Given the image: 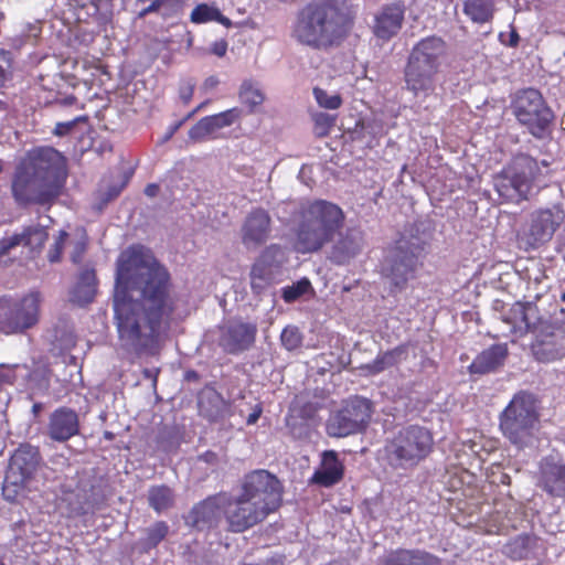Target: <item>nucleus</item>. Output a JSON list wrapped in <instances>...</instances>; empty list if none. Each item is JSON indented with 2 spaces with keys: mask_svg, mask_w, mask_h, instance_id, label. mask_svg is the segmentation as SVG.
Here are the masks:
<instances>
[{
  "mask_svg": "<svg viewBox=\"0 0 565 565\" xmlns=\"http://www.w3.org/2000/svg\"><path fill=\"white\" fill-rule=\"evenodd\" d=\"M168 270L141 247L117 259L114 321L122 350L137 355L159 353L174 309Z\"/></svg>",
  "mask_w": 565,
  "mask_h": 565,
  "instance_id": "f257e3e1",
  "label": "nucleus"
},
{
  "mask_svg": "<svg viewBox=\"0 0 565 565\" xmlns=\"http://www.w3.org/2000/svg\"><path fill=\"white\" fill-rule=\"evenodd\" d=\"M65 179V158L54 148H39L17 168L12 194L19 204H46L58 196Z\"/></svg>",
  "mask_w": 565,
  "mask_h": 565,
  "instance_id": "f03ea898",
  "label": "nucleus"
},
{
  "mask_svg": "<svg viewBox=\"0 0 565 565\" xmlns=\"http://www.w3.org/2000/svg\"><path fill=\"white\" fill-rule=\"evenodd\" d=\"M281 501L279 480L266 470L247 475L238 494L223 507L228 529L239 533L264 521Z\"/></svg>",
  "mask_w": 565,
  "mask_h": 565,
  "instance_id": "7ed1b4c3",
  "label": "nucleus"
},
{
  "mask_svg": "<svg viewBox=\"0 0 565 565\" xmlns=\"http://www.w3.org/2000/svg\"><path fill=\"white\" fill-rule=\"evenodd\" d=\"M342 209L329 201L316 200L303 206L297 222L296 249L299 253H316L331 243L344 226Z\"/></svg>",
  "mask_w": 565,
  "mask_h": 565,
  "instance_id": "20e7f679",
  "label": "nucleus"
},
{
  "mask_svg": "<svg viewBox=\"0 0 565 565\" xmlns=\"http://www.w3.org/2000/svg\"><path fill=\"white\" fill-rule=\"evenodd\" d=\"M345 14L329 0L306 6L298 14L292 35L302 44L321 47L332 45L348 29Z\"/></svg>",
  "mask_w": 565,
  "mask_h": 565,
  "instance_id": "39448f33",
  "label": "nucleus"
},
{
  "mask_svg": "<svg viewBox=\"0 0 565 565\" xmlns=\"http://www.w3.org/2000/svg\"><path fill=\"white\" fill-rule=\"evenodd\" d=\"M445 53L446 43L438 36L425 38L413 47L404 76L407 89L416 97L426 98L434 93Z\"/></svg>",
  "mask_w": 565,
  "mask_h": 565,
  "instance_id": "423d86ee",
  "label": "nucleus"
},
{
  "mask_svg": "<svg viewBox=\"0 0 565 565\" xmlns=\"http://www.w3.org/2000/svg\"><path fill=\"white\" fill-rule=\"evenodd\" d=\"M539 424L536 399L525 392L515 394L500 415L502 434L518 448L533 444Z\"/></svg>",
  "mask_w": 565,
  "mask_h": 565,
  "instance_id": "0eeeda50",
  "label": "nucleus"
},
{
  "mask_svg": "<svg viewBox=\"0 0 565 565\" xmlns=\"http://www.w3.org/2000/svg\"><path fill=\"white\" fill-rule=\"evenodd\" d=\"M433 445V435L427 428L412 425L401 429L386 441L385 459L394 469L408 470L430 454Z\"/></svg>",
  "mask_w": 565,
  "mask_h": 565,
  "instance_id": "6e6552de",
  "label": "nucleus"
},
{
  "mask_svg": "<svg viewBox=\"0 0 565 565\" xmlns=\"http://www.w3.org/2000/svg\"><path fill=\"white\" fill-rule=\"evenodd\" d=\"M539 173L540 169L535 159L520 156L494 177L493 185L503 200L519 202L526 198L532 181Z\"/></svg>",
  "mask_w": 565,
  "mask_h": 565,
  "instance_id": "1a4fd4ad",
  "label": "nucleus"
},
{
  "mask_svg": "<svg viewBox=\"0 0 565 565\" xmlns=\"http://www.w3.org/2000/svg\"><path fill=\"white\" fill-rule=\"evenodd\" d=\"M512 109L519 122L525 126L534 137H545L554 116L539 90L527 88L519 92Z\"/></svg>",
  "mask_w": 565,
  "mask_h": 565,
  "instance_id": "9d476101",
  "label": "nucleus"
},
{
  "mask_svg": "<svg viewBox=\"0 0 565 565\" xmlns=\"http://www.w3.org/2000/svg\"><path fill=\"white\" fill-rule=\"evenodd\" d=\"M36 447L21 445L12 455L3 481L2 492L7 500L14 501L25 489L40 466Z\"/></svg>",
  "mask_w": 565,
  "mask_h": 565,
  "instance_id": "9b49d317",
  "label": "nucleus"
},
{
  "mask_svg": "<svg viewBox=\"0 0 565 565\" xmlns=\"http://www.w3.org/2000/svg\"><path fill=\"white\" fill-rule=\"evenodd\" d=\"M564 221L565 211L558 205L535 210L523 225L519 234V242L526 249L539 248L553 238Z\"/></svg>",
  "mask_w": 565,
  "mask_h": 565,
  "instance_id": "f8f14e48",
  "label": "nucleus"
},
{
  "mask_svg": "<svg viewBox=\"0 0 565 565\" xmlns=\"http://www.w3.org/2000/svg\"><path fill=\"white\" fill-rule=\"evenodd\" d=\"M419 248L405 239H401L391 248L382 264V275L392 288L401 290L413 277L417 265Z\"/></svg>",
  "mask_w": 565,
  "mask_h": 565,
  "instance_id": "ddd939ff",
  "label": "nucleus"
},
{
  "mask_svg": "<svg viewBox=\"0 0 565 565\" xmlns=\"http://www.w3.org/2000/svg\"><path fill=\"white\" fill-rule=\"evenodd\" d=\"M40 295L32 292L20 301L0 299V330L4 333L22 332L38 322Z\"/></svg>",
  "mask_w": 565,
  "mask_h": 565,
  "instance_id": "4468645a",
  "label": "nucleus"
},
{
  "mask_svg": "<svg viewBox=\"0 0 565 565\" xmlns=\"http://www.w3.org/2000/svg\"><path fill=\"white\" fill-rule=\"evenodd\" d=\"M371 414V403L367 399L350 398L341 409L330 416L327 433L332 437H347L360 433L369 424Z\"/></svg>",
  "mask_w": 565,
  "mask_h": 565,
  "instance_id": "2eb2a0df",
  "label": "nucleus"
},
{
  "mask_svg": "<svg viewBox=\"0 0 565 565\" xmlns=\"http://www.w3.org/2000/svg\"><path fill=\"white\" fill-rule=\"evenodd\" d=\"M257 327L254 323L231 321L222 328L220 345L231 354L248 350L255 342Z\"/></svg>",
  "mask_w": 565,
  "mask_h": 565,
  "instance_id": "dca6fc26",
  "label": "nucleus"
},
{
  "mask_svg": "<svg viewBox=\"0 0 565 565\" xmlns=\"http://www.w3.org/2000/svg\"><path fill=\"white\" fill-rule=\"evenodd\" d=\"M271 232V220L267 211L253 210L242 225V242L248 249H256L265 244Z\"/></svg>",
  "mask_w": 565,
  "mask_h": 565,
  "instance_id": "f3484780",
  "label": "nucleus"
},
{
  "mask_svg": "<svg viewBox=\"0 0 565 565\" xmlns=\"http://www.w3.org/2000/svg\"><path fill=\"white\" fill-rule=\"evenodd\" d=\"M514 321L512 331L515 333H525L532 331L537 334L546 333L553 335L554 324L545 317L539 315V309L533 303H516L513 307Z\"/></svg>",
  "mask_w": 565,
  "mask_h": 565,
  "instance_id": "a211bd4d",
  "label": "nucleus"
},
{
  "mask_svg": "<svg viewBox=\"0 0 565 565\" xmlns=\"http://www.w3.org/2000/svg\"><path fill=\"white\" fill-rule=\"evenodd\" d=\"M330 259L338 264L344 265L356 257L364 247L363 232L358 227H349L344 233L342 230L331 242Z\"/></svg>",
  "mask_w": 565,
  "mask_h": 565,
  "instance_id": "6ab92c4d",
  "label": "nucleus"
},
{
  "mask_svg": "<svg viewBox=\"0 0 565 565\" xmlns=\"http://www.w3.org/2000/svg\"><path fill=\"white\" fill-rule=\"evenodd\" d=\"M79 431L78 415L67 407L55 409L49 418L46 433L52 440L66 441Z\"/></svg>",
  "mask_w": 565,
  "mask_h": 565,
  "instance_id": "aec40b11",
  "label": "nucleus"
},
{
  "mask_svg": "<svg viewBox=\"0 0 565 565\" xmlns=\"http://www.w3.org/2000/svg\"><path fill=\"white\" fill-rule=\"evenodd\" d=\"M87 241V234L82 227L75 228L72 233L61 231L49 250V260L51 263L58 262L61 259L63 248L68 245L71 247L72 262L75 264L79 263L86 250Z\"/></svg>",
  "mask_w": 565,
  "mask_h": 565,
  "instance_id": "412c9836",
  "label": "nucleus"
},
{
  "mask_svg": "<svg viewBox=\"0 0 565 565\" xmlns=\"http://www.w3.org/2000/svg\"><path fill=\"white\" fill-rule=\"evenodd\" d=\"M541 487L552 495L565 494V463L556 458L548 457L540 466Z\"/></svg>",
  "mask_w": 565,
  "mask_h": 565,
  "instance_id": "4be33fe9",
  "label": "nucleus"
},
{
  "mask_svg": "<svg viewBox=\"0 0 565 565\" xmlns=\"http://www.w3.org/2000/svg\"><path fill=\"white\" fill-rule=\"evenodd\" d=\"M404 21V8L399 4L385 6L376 15L373 25L374 34L388 40L396 35Z\"/></svg>",
  "mask_w": 565,
  "mask_h": 565,
  "instance_id": "5701e85b",
  "label": "nucleus"
},
{
  "mask_svg": "<svg viewBox=\"0 0 565 565\" xmlns=\"http://www.w3.org/2000/svg\"><path fill=\"white\" fill-rule=\"evenodd\" d=\"M221 498H210L195 505L186 518V523L198 530H205L217 524L221 518Z\"/></svg>",
  "mask_w": 565,
  "mask_h": 565,
  "instance_id": "b1692460",
  "label": "nucleus"
},
{
  "mask_svg": "<svg viewBox=\"0 0 565 565\" xmlns=\"http://www.w3.org/2000/svg\"><path fill=\"white\" fill-rule=\"evenodd\" d=\"M343 470L337 452L327 450L322 454L321 466L315 471L312 481L323 487H331L342 479Z\"/></svg>",
  "mask_w": 565,
  "mask_h": 565,
  "instance_id": "393cba45",
  "label": "nucleus"
},
{
  "mask_svg": "<svg viewBox=\"0 0 565 565\" xmlns=\"http://www.w3.org/2000/svg\"><path fill=\"white\" fill-rule=\"evenodd\" d=\"M382 565H441L440 559L423 550L398 548L390 552Z\"/></svg>",
  "mask_w": 565,
  "mask_h": 565,
  "instance_id": "a878e982",
  "label": "nucleus"
},
{
  "mask_svg": "<svg viewBox=\"0 0 565 565\" xmlns=\"http://www.w3.org/2000/svg\"><path fill=\"white\" fill-rule=\"evenodd\" d=\"M508 355L505 344H494L476 356L469 366L470 373L486 374L501 366Z\"/></svg>",
  "mask_w": 565,
  "mask_h": 565,
  "instance_id": "bb28decb",
  "label": "nucleus"
},
{
  "mask_svg": "<svg viewBox=\"0 0 565 565\" xmlns=\"http://www.w3.org/2000/svg\"><path fill=\"white\" fill-rule=\"evenodd\" d=\"M97 290L96 274L93 268H84L70 292V300L79 306L93 301Z\"/></svg>",
  "mask_w": 565,
  "mask_h": 565,
  "instance_id": "cd10ccee",
  "label": "nucleus"
},
{
  "mask_svg": "<svg viewBox=\"0 0 565 565\" xmlns=\"http://www.w3.org/2000/svg\"><path fill=\"white\" fill-rule=\"evenodd\" d=\"M281 254V248L277 245H270L267 247L256 264L253 266L250 271L252 287L259 291L262 290L269 280V266L268 258L276 257Z\"/></svg>",
  "mask_w": 565,
  "mask_h": 565,
  "instance_id": "c85d7f7f",
  "label": "nucleus"
},
{
  "mask_svg": "<svg viewBox=\"0 0 565 565\" xmlns=\"http://www.w3.org/2000/svg\"><path fill=\"white\" fill-rule=\"evenodd\" d=\"M14 235L18 237L19 246L29 247L32 252L40 250L47 238L45 227L39 224L26 226L22 232L14 233Z\"/></svg>",
  "mask_w": 565,
  "mask_h": 565,
  "instance_id": "c756f323",
  "label": "nucleus"
},
{
  "mask_svg": "<svg viewBox=\"0 0 565 565\" xmlns=\"http://www.w3.org/2000/svg\"><path fill=\"white\" fill-rule=\"evenodd\" d=\"M494 10L493 0H466L463 6L465 13L476 23H486Z\"/></svg>",
  "mask_w": 565,
  "mask_h": 565,
  "instance_id": "7c9ffc66",
  "label": "nucleus"
},
{
  "mask_svg": "<svg viewBox=\"0 0 565 565\" xmlns=\"http://www.w3.org/2000/svg\"><path fill=\"white\" fill-rule=\"evenodd\" d=\"M191 21L193 23H206L210 21H217L224 26H231L232 22L228 18L224 17L221 11L209 4H199L191 12Z\"/></svg>",
  "mask_w": 565,
  "mask_h": 565,
  "instance_id": "2f4dec72",
  "label": "nucleus"
},
{
  "mask_svg": "<svg viewBox=\"0 0 565 565\" xmlns=\"http://www.w3.org/2000/svg\"><path fill=\"white\" fill-rule=\"evenodd\" d=\"M150 507L158 513L169 509L173 503L172 491L166 486L152 487L148 493Z\"/></svg>",
  "mask_w": 565,
  "mask_h": 565,
  "instance_id": "473e14b6",
  "label": "nucleus"
},
{
  "mask_svg": "<svg viewBox=\"0 0 565 565\" xmlns=\"http://www.w3.org/2000/svg\"><path fill=\"white\" fill-rule=\"evenodd\" d=\"M241 102L248 106L250 110L263 104L265 96L258 84L252 81L243 82L239 89Z\"/></svg>",
  "mask_w": 565,
  "mask_h": 565,
  "instance_id": "72a5a7b5",
  "label": "nucleus"
},
{
  "mask_svg": "<svg viewBox=\"0 0 565 565\" xmlns=\"http://www.w3.org/2000/svg\"><path fill=\"white\" fill-rule=\"evenodd\" d=\"M217 131L213 127V124L209 116L200 119L190 130L189 139L193 142H203L210 139H215Z\"/></svg>",
  "mask_w": 565,
  "mask_h": 565,
  "instance_id": "f704fd0d",
  "label": "nucleus"
},
{
  "mask_svg": "<svg viewBox=\"0 0 565 565\" xmlns=\"http://www.w3.org/2000/svg\"><path fill=\"white\" fill-rule=\"evenodd\" d=\"M533 353L537 361L552 362L561 358V350L553 341L537 340L533 344Z\"/></svg>",
  "mask_w": 565,
  "mask_h": 565,
  "instance_id": "c9c22d12",
  "label": "nucleus"
},
{
  "mask_svg": "<svg viewBox=\"0 0 565 565\" xmlns=\"http://www.w3.org/2000/svg\"><path fill=\"white\" fill-rule=\"evenodd\" d=\"M207 402L212 404V408H207L205 401L202 398L200 401L201 413L212 420L221 417L226 408L224 399L217 393L213 392L209 394Z\"/></svg>",
  "mask_w": 565,
  "mask_h": 565,
  "instance_id": "e433bc0d",
  "label": "nucleus"
},
{
  "mask_svg": "<svg viewBox=\"0 0 565 565\" xmlns=\"http://www.w3.org/2000/svg\"><path fill=\"white\" fill-rule=\"evenodd\" d=\"M241 116L242 110L237 107H234L220 114L209 116V118L211 119L215 130L218 132L221 129L234 125L236 121L239 120Z\"/></svg>",
  "mask_w": 565,
  "mask_h": 565,
  "instance_id": "4c0bfd02",
  "label": "nucleus"
},
{
  "mask_svg": "<svg viewBox=\"0 0 565 565\" xmlns=\"http://www.w3.org/2000/svg\"><path fill=\"white\" fill-rule=\"evenodd\" d=\"M313 96L318 105L326 109H338L342 105V98L337 93H329L322 88H313Z\"/></svg>",
  "mask_w": 565,
  "mask_h": 565,
  "instance_id": "58836bf2",
  "label": "nucleus"
},
{
  "mask_svg": "<svg viewBox=\"0 0 565 565\" xmlns=\"http://www.w3.org/2000/svg\"><path fill=\"white\" fill-rule=\"evenodd\" d=\"M169 526L166 522L159 521L147 530L145 547H156L168 534Z\"/></svg>",
  "mask_w": 565,
  "mask_h": 565,
  "instance_id": "ea45409f",
  "label": "nucleus"
},
{
  "mask_svg": "<svg viewBox=\"0 0 565 565\" xmlns=\"http://www.w3.org/2000/svg\"><path fill=\"white\" fill-rule=\"evenodd\" d=\"M402 355V351L393 350L379 355L369 366L373 373H380L385 369L396 364Z\"/></svg>",
  "mask_w": 565,
  "mask_h": 565,
  "instance_id": "a19ab883",
  "label": "nucleus"
},
{
  "mask_svg": "<svg viewBox=\"0 0 565 565\" xmlns=\"http://www.w3.org/2000/svg\"><path fill=\"white\" fill-rule=\"evenodd\" d=\"M311 289L308 279H301L291 286L282 288V298L286 302H294Z\"/></svg>",
  "mask_w": 565,
  "mask_h": 565,
  "instance_id": "79ce46f5",
  "label": "nucleus"
},
{
  "mask_svg": "<svg viewBox=\"0 0 565 565\" xmlns=\"http://www.w3.org/2000/svg\"><path fill=\"white\" fill-rule=\"evenodd\" d=\"M281 344L288 351L295 350L300 347L302 337L296 327H286L280 335Z\"/></svg>",
  "mask_w": 565,
  "mask_h": 565,
  "instance_id": "37998d69",
  "label": "nucleus"
},
{
  "mask_svg": "<svg viewBox=\"0 0 565 565\" xmlns=\"http://www.w3.org/2000/svg\"><path fill=\"white\" fill-rule=\"evenodd\" d=\"M315 130L318 136H326L334 125L335 117L327 113H317L313 115Z\"/></svg>",
  "mask_w": 565,
  "mask_h": 565,
  "instance_id": "c03bdc74",
  "label": "nucleus"
},
{
  "mask_svg": "<svg viewBox=\"0 0 565 565\" xmlns=\"http://www.w3.org/2000/svg\"><path fill=\"white\" fill-rule=\"evenodd\" d=\"M18 237L14 234L0 239V265L7 266L10 263L12 249L18 247Z\"/></svg>",
  "mask_w": 565,
  "mask_h": 565,
  "instance_id": "a18cd8bd",
  "label": "nucleus"
},
{
  "mask_svg": "<svg viewBox=\"0 0 565 565\" xmlns=\"http://www.w3.org/2000/svg\"><path fill=\"white\" fill-rule=\"evenodd\" d=\"M504 553L513 559H521L526 555L527 551L525 548L524 541L516 539L505 545Z\"/></svg>",
  "mask_w": 565,
  "mask_h": 565,
  "instance_id": "49530a36",
  "label": "nucleus"
},
{
  "mask_svg": "<svg viewBox=\"0 0 565 565\" xmlns=\"http://www.w3.org/2000/svg\"><path fill=\"white\" fill-rule=\"evenodd\" d=\"M175 2H177V0H154V1H152V3L150 6H148L147 8H145L143 10H141L139 12V17L143 18L148 13L159 11L161 8H163L166 6L172 8Z\"/></svg>",
  "mask_w": 565,
  "mask_h": 565,
  "instance_id": "de8ad7c7",
  "label": "nucleus"
},
{
  "mask_svg": "<svg viewBox=\"0 0 565 565\" xmlns=\"http://www.w3.org/2000/svg\"><path fill=\"white\" fill-rule=\"evenodd\" d=\"M194 92V84L191 81L183 82L179 89V96L184 104H188Z\"/></svg>",
  "mask_w": 565,
  "mask_h": 565,
  "instance_id": "09e8293b",
  "label": "nucleus"
},
{
  "mask_svg": "<svg viewBox=\"0 0 565 565\" xmlns=\"http://www.w3.org/2000/svg\"><path fill=\"white\" fill-rule=\"evenodd\" d=\"M227 51V43L224 40L215 41L212 44L211 52L220 57L224 56Z\"/></svg>",
  "mask_w": 565,
  "mask_h": 565,
  "instance_id": "8fccbe9b",
  "label": "nucleus"
},
{
  "mask_svg": "<svg viewBox=\"0 0 565 565\" xmlns=\"http://www.w3.org/2000/svg\"><path fill=\"white\" fill-rule=\"evenodd\" d=\"M74 126V121L68 122H58L54 129V134L57 136H63L67 134Z\"/></svg>",
  "mask_w": 565,
  "mask_h": 565,
  "instance_id": "3c124183",
  "label": "nucleus"
},
{
  "mask_svg": "<svg viewBox=\"0 0 565 565\" xmlns=\"http://www.w3.org/2000/svg\"><path fill=\"white\" fill-rule=\"evenodd\" d=\"M183 121L175 122L174 125L170 126L167 134L164 135L163 142L168 141L182 126Z\"/></svg>",
  "mask_w": 565,
  "mask_h": 565,
  "instance_id": "603ef678",
  "label": "nucleus"
},
{
  "mask_svg": "<svg viewBox=\"0 0 565 565\" xmlns=\"http://www.w3.org/2000/svg\"><path fill=\"white\" fill-rule=\"evenodd\" d=\"M260 413H262V409H260V408H257V409H255L253 413H250V414L248 415V417H247V420H246V422H247V424H248V425H254V424L258 420V418H259V416H260Z\"/></svg>",
  "mask_w": 565,
  "mask_h": 565,
  "instance_id": "864d4df0",
  "label": "nucleus"
},
{
  "mask_svg": "<svg viewBox=\"0 0 565 565\" xmlns=\"http://www.w3.org/2000/svg\"><path fill=\"white\" fill-rule=\"evenodd\" d=\"M159 373V370H153V369H146L143 371V375L147 377V379H151L153 381V385H156L157 383V375Z\"/></svg>",
  "mask_w": 565,
  "mask_h": 565,
  "instance_id": "5fc2aeb1",
  "label": "nucleus"
},
{
  "mask_svg": "<svg viewBox=\"0 0 565 565\" xmlns=\"http://www.w3.org/2000/svg\"><path fill=\"white\" fill-rule=\"evenodd\" d=\"M557 252L565 259V230H564V233H563V235L561 237V241H559V244H558V247H557Z\"/></svg>",
  "mask_w": 565,
  "mask_h": 565,
  "instance_id": "6e6d98bb",
  "label": "nucleus"
},
{
  "mask_svg": "<svg viewBox=\"0 0 565 565\" xmlns=\"http://www.w3.org/2000/svg\"><path fill=\"white\" fill-rule=\"evenodd\" d=\"M157 192H158V185H156V184H149L145 189V193L148 196H154L157 194Z\"/></svg>",
  "mask_w": 565,
  "mask_h": 565,
  "instance_id": "4d7b16f0",
  "label": "nucleus"
},
{
  "mask_svg": "<svg viewBox=\"0 0 565 565\" xmlns=\"http://www.w3.org/2000/svg\"><path fill=\"white\" fill-rule=\"evenodd\" d=\"M518 40H519L518 34H516L515 32H512V34H511V39H510V43H509V44H510L511 46H514V45H516V44H518Z\"/></svg>",
  "mask_w": 565,
  "mask_h": 565,
  "instance_id": "13d9d810",
  "label": "nucleus"
},
{
  "mask_svg": "<svg viewBox=\"0 0 565 565\" xmlns=\"http://www.w3.org/2000/svg\"><path fill=\"white\" fill-rule=\"evenodd\" d=\"M4 81H6V70L2 66H0V86L3 85Z\"/></svg>",
  "mask_w": 565,
  "mask_h": 565,
  "instance_id": "bf43d9fd",
  "label": "nucleus"
},
{
  "mask_svg": "<svg viewBox=\"0 0 565 565\" xmlns=\"http://www.w3.org/2000/svg\"><path fill=\"white\" fill-rule=\"evenodd\" d=\"M216 84H217V81H216L214 77H210V78H207V79H206V82H205V85H206V86H210V87H213V86H215Z\"/></svg>",
  "mask_w": 565,
  "mask_h": 565,
  "instance_id": "052dcab7",
  "label": "nucleus"
},
{
  "mask_svg": "<svg viewBox=\"0 0 565 565\" xmlns=\"http://www.w3.org/2000/svg\"><path fill=\"white\" fill-rule=\"evenodd\" d=\"M41 407H42L41 404H34L33 407H32L33 413L34 414L39 413Z\"/></svg>",
  "mask_w": 565,
  "mask_h": 565,
  "instance_id": "680f3d73",
  "label": "nucleus"
},
{
  "mask_svg": "<svg viewBox=\"0 0 565 565\" xmlns=\"http://www.w3.org/2000/svg\"><path fill=\"white\" fill-rule=\"evenodd\" d=\"M0 55H2L6 61H9V55H10L9 52H6L4 50H0Z\"/></svg>",
  "mask_w": 565,
  "mask_h": 565,
  "instance_id": "e2e57ef3",
  "label": "nucleus"
},
{
  "mask_svg": "<svg viewBox=\"0 0 565 565\" xmlns=\"http://www.w3.org/2000/svg\"><path fill=\"white\" fill-rule=\"evenodd\" d=\"M74 100H75L74 97H68V98L65 99V104L66 105H71V104H73Z\"/></svg>",
  "mask_w": 565,
  "mask_h": 565,
  "instance_id": "0e129e2a",
  "label": "nucleus"
},
{
  "mask_svg": "<svg viewBox=\"0 0 565 565\" xmlns=\"http://www.w3.org/2000/svg\"><path fill=\"white\" fill-rule=\"evenodd\" d=\"M202 107H203V104L199 105L198 108L188 116V118H190L195 111L200 110Z\"/></svg>",
  "mask_w": 565,
  "mask_h": 565,
  "instance_id": "69168bd1",
  "label": "nucleus"
},
{
  "mask_svg": "<svg viewBox=\"0 0 565 565\" xmlns=\"http://www.w3.org/2000/svg\"><path fill=\"white\" fill-rule=\"evenodd\" d=\"M4 20V13L0 11V23Z\"/></svg>",
  "mask_w": 565,
  "mask_h": 565,
  "instance_id": "338daca9",
  "label": "nucleus"
},
{
  "mask_svg": "<svg viewBox=\"0 0 565 565\" xmlns=\"http://www.w3.org/2000/svg\"><path fill=\"white\" fill-rule=\"evenodd\" d=\"M561 300L565 303V291L561 294Z\"/></svg>",
  "mask_w": 565,
  "mask_h": 565,
  "instance_id": "774afa93",
  "label": "nucleus"
}]
</instances>
